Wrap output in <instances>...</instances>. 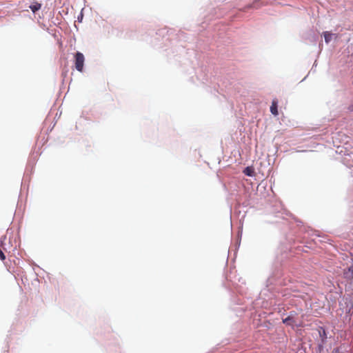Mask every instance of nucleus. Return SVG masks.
Here are the masks:
<instances>
[{"label": "nucleus", "instance_id": "nucleus-6", "mask_svg": "<svg viewBox=\"0 0 353 353\" xmlns=\"http://www.w3.org/2000/svg\"><path fill=\"white\" fill-rule=\"evenodd\" d=\"M345 276L348 279L353 278V267L348 268L347 271L344 272Z\"/></svg>", "mask_w": 353, "mask_h": 353}, {"label": "nucleus", "instance_id": "nucleus-3", "mask_svg": "<svg viewBox=\"0 0 353 353\" xmlns=\"http://www.w3.org/2000/svg\"><path fill=\"white\" fill-rule=\"evenodd\" d=\"M270 112L274 116L278 115L279 112H278V110H277V101L276 100L272 101V105L270 106Z\"/></svg>", "mask_w": 353, "mask_h": 353}, {"label": "nucleus", "instance_id": "nucleus-2", "mask_svg": "<svg viewBox=\"0 0 353 353\" xmlns=\"http://www.w3.org/2000/svg\"><path fill=\"white\" fill-rule=\"evenodd\" d=\"M296 314L294 312H290V315L283 320V322L288 325L293 326L297 325V321L296 319Z\"/></svg>", "mask_w": 353, "mask_h": 353}, {"label": "nucleus", "instance_id": "nucleus-8", "mask_svg": "<svg viewBox=\"0 0 353 353\" xmlns=\"http://www.w3.org/2000/svg\"><path fill=\"white\" fill-rule=\"evenodd\" d=\"M0 259L3 261L6 260V255L0 249Z\"/></svg>", "mask_w": 353, "mask_h": 353}, {"label": "nucleus", "instance_id": "nucleus-7", "mask_svg": "<svg viewBox=\"0 0 353 353\" xmlns=\"http://www.w3.org/2000/svg\"><path fill=\"white\" fill-rule=\"evenodd\" d=\"M243 173L247 175V176H252L253 174H254V170L252 168L250 167H247L245 168V170H243Z\"/></svg>", "mask_w": 353, "mask_h": 353}, {"label": "nucleus", "instance_id": "nucleus-1", "mask_svg": "<svg viewBox=\"0 0 353 353\" xmlns=\"http://www.w3.org/2000/svg\"><path fill=\"white\" fill-rule=\"evenodd\" d=\"M85 61V57L81 52H77L74 55V65L75 68L79 71L82 72L83 69V65Z\"/></svg>", "mask_w": 353, "mask_h": 353}, {"label": "nucleus", "instance_id": "nucleus-5", "mask_svg": "<svg viewBox=\"0 0 353 353\" xmlns=\"http://www.w3.org/2000/svg\"><path fill=\"white\" fill-rule=\"evenodd\" d=\"M323 36L325 38V41L327 43L332 40L333 34H332L330 32L325 31L323 32Z\"/></svg>", "mask_w": 353, "mask_h": 353}, {"label": "nucleus", "instance_id": "nucleus-4", "mask_svg": "<svg viewBox=\"0 0 353 353\" xmlns=\"http://www.w3.org/2000/svg\"><path fill=\"white\" fill-rule=\"evenodd\" d=\"M41 8V4L38 2H34L32 5L30 6V10L34 13Z\"/></svg>", "mask_w": 353, "mask_h": 353}]
</instances>
